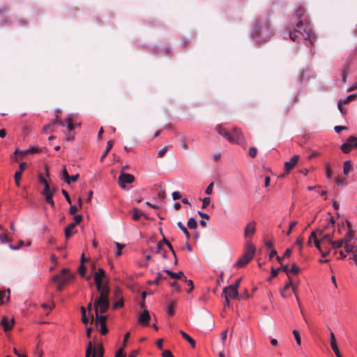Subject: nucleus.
<instances>
[{
    "label": "nucleus",
    "mask_w": 357,
    "mask_h": 357,
    "mask_svg": "<svg viewBox=\"0 0 357 357\" xmlns=\"http://www.w3.org/2000/svg\"><path fill=\"white\" fill-rule=\"evenodd\" d=\"M113 144H114V141L109 140L107 142L106 149L100 158L101 161H102L104 160V158L107 155L108 153L112 149Z\"/></svg>",
    "instance_id": "26"
},
{
    "label": "nucleus",
    "mask_w": 357,
    "mask_h": 357,
    "mask_svg": "<svg viewBox=\"0 0 357 357\" xmlns=\"http://www.w3.org/2000/svg\"><path fill=\"white\" fill-rule=\"evenodd\" d=\"M167 279L166 277H164L160 273H157V277L155 278V280L153 282H149V284H156V285H158L160 284V281L161 280H165Z\"/></svg>",
    "instance_id": "32"
},
{
    "label": "nucleus",
    "mask_w": 357,
    "mask_h": 357,
    "mask_svg": "<svg viewBox=\"0 0 357 357\" xmlns=\"http://www.w3.org/2000/svg\"><path fill=\"white\" fill-rule=\"evenodd\" d=\"M167 149V146H165L162 149H160L158 153V158H162L166 154Z\"/></svg>",
    "instance_id": "51"
},
{
    "label": "nucleus",
    "mask_w": 357,
    "mask_h": 357,
    "mask_svg": "<svg viewBox=\"0 0 357 357\" xmlns=\"http://www.w3.org/2000/svg\"><path fill=\"white\" fill-rule=\"evenodd\" d=\"M312 30L310 26H305L302 21L296 23V27L293 31H289V38L293 41H298L301 38L305 40H311Z\"/></svg>",
    "instance_id": "3"
},
{
    "label": "nucleus",
    "mask_w": 357,
    "mask_h": 357,
    "mask_svg": "<svg viewBox=\"0 0 357 357\" xmlns=\"http://www.w3.org/2000/svg\"><path fill=\"white\" fill-rule=\"evenodd\" d=\"M333 236V233L332 234H325L323 236V237L321 238V241H328L329 244H331V241H332V238Z\"/></svg>",
    "instance_id": "46"
},
{
    "label": "nucleus",
    "mask_w": 357,
    "mask_h": 357,
    "mask_svg": "<svg viewBox=\"0 0 357 357\" xmlns=\"http://www.w3.org/2000/svg\"><path fill=\"white\" fill-rule=\"evenodd\" d=\"M354 237V234H353V231H349L344 238L343 239L344 240V243H350V241H351V239L353 238Z\"/></svg>",
    "instance_id": "42"
},
{
    "label": "nucleus",
    "mask_w": 357,
    "mask_h": 357,
    "mask_svg": "<svg viewBox=\"0 0 357 357\" xmlns=\"http://www.w3.org/2000/svg\"><path fill=\"white\" fill-rule=\"evenodd\" d=\"M164 271L173 279H180L183 280L185 278L184 273L182 271H179L178 273H174L167 269L165 270Z\"/></svg>",
    "instance_id": "18"
},
{
    "label": "nucleus",
    "mask_w": 357,
    "mask_h": 357,
    "mask_svg": "<svg viewBox=\"0 0 357 357\" xmlns=\"http://www.w3.org/2000/svg\"><path fill=\"white\" fill-rule=\"evenodd\" d=\"M73 278V275L69 269L63 268L58 275H54L52 278V282L56 285L59 290H61L63 287Z\"/></svg>",
    "instance_id": "4"
},
{
    "label": "nucleus",
    "mask_w": 357,
    "mask_h": 357,
    "mask_svg": "<svg viewBox=\"0 0 357 357\" xmlns=\"http://www.w3.org/2000/svg\"><path fill=\"white\" fill-rule=\"evenodd\" d=\"M65 121L67 123V130L72 132L75 128V125L70 119H66Z\"/></svg>",
    "instance_id": "43"
},
{
    "label": "nucleus",
    "mask_w": 357,
    "mask_h": 357,
    "mask_svg": "<svg viewBox=\"0 0 357 357\" xmlns=\"http://www.w3.org/2000/svg\"><path fill=\"white\" fill-rule=\"evenodd\" d=\"M257 149L255 147H250L249 149V155L254 158L256 157L257 155Z\"/></svg>",
    "instance_id": "49"
},
{
    "label": "nucleus",
    "mask_w": 357,
    "mask_h": 357,
    "mask_svg": "<svg viewBox=\"0 0 357 357\" xmlns=\"http://www.w3.org/2000/svg\"><path fill=\"white\" fill-rule=\"evenodd\" d=\"M106 277L105 271L103 268H99L94 274V280L96 284L97 290L100 293V296L96 299V304H103L102 312L105 310L107 305V296H109V289L107 284H102V280Z\"/></svg>",
    "instance_id": "2"
},
{
    "label": "nucleus",
    "mask_w": 357,
    "mask_h": 357,
    "mask_svg": "<svg viewBox=\"0 0 357 357\" xmlns=\"http://www.w3.org/2000/svg\"><path fill=\"white\" fill-rule=\"evenodd\" d=\"M291 287V282L289 281L288 283H287L284 287V289L281 291V295L282 297L285 298L286 296L284 294V291L289 289Z\"/></svg>",
    "instance_id": "58"
},
{
    "label": "nucleus",
    "mask_w": 357,
    "mask_h": 357,
    "mask_svg": "<svg viewBox=\"0 0 357 357\" xmlns=\"http://www.w3.org/2000/svg\"><path fill=\"white\" fill-rule=\"evenodd\" d=\"M213 185H214V183L213 182H211L208 185V187L206 188V190H205V192L206 194L210 195L212 194L213 192Z\"/></svg>",
    "instance_id": "52"
},
{
    "label": "nucleus",
    "mask_w": 357,
    "mask_h": 357,
    "mask_svg": "<svg viewBox=\"0 0 357 357\" xmlns=\"http://www.w3.org/2000/svg\"><path fill=\"white\" fill-rule=\"evenodd\" d=\"M177 226L184 233L187 239L189 240L190 238V234L188 231L187 228L181 222H177Z\"/></svg>",
    "instance_id": "30"
},
{
    "label": "nucleus",
    "mask_w": 357,
    "mask_h": 357,
    "mask_svg": "<svg viewBox=\"0 0 357 357\" xmlns=\"http://www.w3.org/2000/svg\"><path fill=\"white\" fill-rule=\"evenodd\" d=\"M116 245L117 248V251L116 252V256L119 257L121 255V250L124 248V245H122L119 243H116Z\"/></svg>",
    "instance_id": "48"
},
{
    "label": "nucleus",
    "mask_w": 357,
    "mask_h": 357,
    "mask_svg": "<svg viewBox=\"0 0 357 357\" xmlns=\"http://www.w3.org/2000/svg\"><path fill=\"white\" fill-rule=\"evenodd\" d=\"M255 253V247L251 243H246L245 252L243 256L235 264L238 268L246 266L254 257Z\"/></svg>",
    "instance_id": "5"
},
{
    "label": "nucleus",
    "mask_w": 357,
    "mask_h": 357,
    "mask_svg": "<svg viewBox=\"0 0 357 357\" xmlns=\"http://www.w3.org/2000/svg\"><path fill=\"white\" fill-rule=\"evenodd\" d=\"M216 131L218 132V134L222 137H225V135L227 133V130L221 125H218L215 128Z\"/></svg>",
    "instance_id": "36"
},
{
    "label": "nucleus",
    "mask_w": 357,
    "mask_h": 357,
    "mask_svg": "<svg viewBox=\"0 0 357 357\" xmlns=\"http://www.w3.org/2000/svg\"><path fill=\"white\" fill-rule=\"evenodd\" d=\"M357 148V137L351 136L347 141L341 146V150L344 153H349L352 149Z\"/></svg>",
    "instance_id": "8"
},
{
    "label": "nucleus",
    "mask_w": 357,
    "mask_h": 357,
    "mask_svg": "<svg viewBox=\"0 0 357 357\" xmlns=\"http://www.w3.org/2000/svg\"><path fill=\"white\" fill-rule=\"evenodd\" d=\"M135 181V176L132 174L121 172L118 178L119 185L122 188H126V183H132Z\"/></svg>",
    "instance_id": "9"
},
{
    "label": "nucleus",
    "mask_w": 357,
    "mask_h": 357,
    "mask_svg": "<svg viewBox=\"0 0 357 357\" xmlns=\"http://www.w3.org/2000/svg\"><path fill=\"white\" fill-rule=\"evenodd\" d=\"M179 333L182 335V337L190 343L192 348H195L196 342L190 335H188L186 333H185L183 331H180Z\"/></svg>",
    "instance_id": "21"
},
{
    "label": "nucleus",
    "mask_w": 357,
    "mask_h": 357,
    "mask_svg": "<svg viewBox=\"0 0 357 357\" xmlns=\"http://www.w3.org/2000/svg\"><path fill=\"white\" fill-rule=\"evenodd\" d=\"M280 271V268H278L277 269L272 268L271 269V275L269 280H271L273 278H275L278 275V272Z\"/></svg>",
    "instance_id": "61"
},
{
    "label": "nucleus",
    "mask_w": 357,
    "mask_h": 357,
    "mask_svg": "<svg viewBox=\"0 0 357 357\" xmlns=\"http://www.w3.org/2000/svg\"><path fill=\"white\" fill-rule=\"evenodd\" d=\"M82 215H75V217H74V220H75V222H73V224H75V226H76L77 225H78V224H79V223H80V222L82 221Z\"/></svg>",
    "instance_id": "62"
},
{
    "label": "nucleus",
    "mask_w": 357,
    "mask_h": 357,
    "mask_svg": "<svg viewBox=\"0 0 357 357\" xmlns=\"http://www.w3.org/2000/svg\"><path fill=\"white\" fill-rule=\"evenodd\" d=\"M344 243V240L340 239L335 241H331V245L333 248H339L342 246V245Z\"/></svg>",
    "instance_id": "39"
},
{
    "label": "nucleus",
    "mask_w": 357,
    "mask_h": 357,
    "mask_svg": "<svg viewBox=\"0 0 357 357\" xmlns=\"http://www.w3.org/2000/svg\"><path fill=\"white\" fill-rule=\"evenodd\" d=\"M26 166V162L20 163V167H19V170L15 173L14 178H15V183L17 186H20V181L22 178V172L24 171Z\"/></svg>",
    "instance_id": "15"
},
{
    "label": "nucleus",
    "mask_w": 357,
    "mask_h": 357,
    "mask_svg": "<svg viewBox=\"0 0 357 357\" xmlns=\"http://www.w3.org/2000/svg\"><path fill=\"white\" fill-rule=\"evenodd\" d=\"M336 185H342V186L346 185H347V180H346V178H343V177H341V176H338L336 178Z\"/></svg>",
    "instance_id": "40"
},
{
    "label": "nucleus",
    "mask_w": 357,
    "mask_h": 357,
    "mask_svg": "<svg viewBox=\"0 0 357 357\" xmlns=\"http://www.w3.org/2000/svg\"><path fill=\"white\" fill-rule=\"evenodd\" d=\"M154 253L160 254L164 259L167 257V251L164 250V243L162 241L158 242Z\"/></svg>",
    "instance_id": "17"
},
{
    "label": "nucleus",
    "mask_w": 357,
    "mask_h": 357,
    "mask_svg": "<svg viewBox=\"0 0 357 357\" xmlns=\"http://www.w3.org/2000/svg\"><path fill=\"white\" fill-rule=\"evenodd\" d=\"M303 242H304V239L302 237H298L296 241V245L299 246L300 250H302Z\"/></svg>",
    "instance_id": "59"
},
{
    "label": "nucleus",
    "mask_w": 357,
    "mask_h": 357,
    "mask_svg": "<svg viewBox=\"0 0 357 357\" xmlns=\"http://www.w3.org/2000/svg\"><path fill=\"white\" fill-rule=\"evenodd\" d=\"M347 129H348V128L347 126H337L334 128V130L337 133H340L342 130H345Z\"/></svg>",
    "instance_id": "57"
},
{
    "label": "nucleus",
    "mask_w": 357,
    "mask_h": 357,
    "mask_svg": "<svg viewBox=\"0 0 357 357\" xmlns=\"http://www.w3.org/2000/svg\"><path fill=\"white\" fill-rule=\"evenodd\" d=\"M256 231V222L252 221L249 222L245 227L244 236L245 238L248 236H252Z\"/></svg>",
    "instance_id": "13"
},
{
    "label": "nucleus",
    "mask_w": 357,
    "mask_h": 357,
    "mask_svg": "<svg viewBox=\"0 0 357 357\" xmlns=\"http://www.w3.org/2000/svg\"><path fill=\"white\" fill-rule=\"evenodd\" d=\"M344 249L347 253H354L357 252V245H354L350 243H344Z\"/></svg>",
    "instance_id": "25"
},
{
    "label": "nucleus",
    "mask_w": 357,
    "mask_h": 357,
    "mask_svg": "<svg viewBox=\"0 0 357 357\" xmlns=\"http://www.w3.org/2000/svg\"><path fill=\"white\" fill-rule=\"evenodd\" d=\"M6 293H8L7 301H9L10 293V289H8L7 290L0 291V305L4 304L3 298L6 296Z\"/></svg>",
    "instance_id": "29"
},
{
    "label": "nucleus",
    "mask_w": 357,
    "mask_h": 357,
    "mask_svg": "<svg viewBox=\"0 0 357 357\" xmlns=\"http://www.w3.org/2000/svg\"><path fill=\"white\" fill-rule=\"evenodd\" d=\"M179 142L181 143V148L184 151H188L189 149L187 137L185 135H181L179 136Z\"/></svg>",
    "instance_id": "23"
},
{
    "label": "nucleus",
    "mask_w": 357,
    "mask_h": 357,
    "mask_svg": "<svg viewBox=\"0 0 357 357\" xmlns=\"http://www.w3.org/2000/svg\"><path fill=\"white\" fill-rule=\"evenodd\" d=\"M0 238L2 243L10 242L11 241L10 238L6 234H0Z\"/></svg>",
    "instance_id": "56"
},
{
    "label": "nucleus",
    "mask_w": 357,
    "mask_h": 357,
    "mask_svg": "<svg viewBox=\"0 0 357 357\" xmlns=\"http://www.w3.org/2000/svg\"><path fill=\"white\" fill-rule=\"evenodd\" d=\"M162 357H174L172 353L169 350H165L162 354Z\"/></svg>",
    "instance_id": "64"
},
{
    "label": "nucleus",
    "mask_w": 357,
    "mask_h": 357,
    "mask_svg": "<svg viewBox=\"0 0 357 357\" xmlns=\"http://www.w3.org/2000/svg\"><path fill=\"white\" fill-rule=\"evenodd\" d=\"M224 137L231 143L241 144L243 142V134L236 128H234L232 132L228 131Z\"/></svg>",
    "instance_id": "7"
},
{
    "label": "nucleus",
    "mask_w": 357,
    "mask_h": 357,
    "mask_svg": "<svg viewBox=\"0 0 357 357\" xmlns=\"http://www.w3.org/2000/svg\"><path fill=\"white\" fill-rule=\"evenodd\" d=\"M100 333L102 335H105L107 333V328L106 326V324H103L100 325Z\"/></svg>",
    "instance_id": "63"
},
{
    "label": "nucleus",
    "mask_w": 357,
    "mask_h": 357,
    "mask_svg": "<svg viewBox=\"0 0 357 357\" xmlns=\"http://www.w3.org/2000/svg\"><path fill=\"white\" fill-rule=\"evenodd\" d=\"M202 202H203L202 208H206L210 204L211 198L210 197H204L202 199Z\"/></svg>",
    "instance_id": "50"
},
{
    "label": "nucleus",
    "mask_w": 357,
    "mask_h": 357,
    "mask_svg": "<svg viewBox=\"0 0 357 357\" xmlns=\"http://www.w3.org/2000/svg\"><path fill=\"white\" fill-rule=\"evenodd\" d=\"M293 334L294 335V337H295L297 344L301 345V339L299 332L297 330H294Z\"/></svg>",
    "instance_id": "44"
},
{
    "label": "nucleus",
    "mask_w": 357,
    "mask_h": 357,
    "mask_svg": "<svg viewBox=\"0 0 357 357\" xmlns=\"http://www.w3.org/2000/svg\"><path fill=\"white\" fill-rule=\"evenodd\" d=\"M334 225H335V220L333 217H331L330 218L327 219L326 224L324 227V229H334Z\"/></svg>",
    "instance_id": "35"
},
{
    "label": "nucleus",
    "mask_w": 357,
    "mask_h": 357,
    "mask_svg": "<svg viewBox=\"0 0 357 357\" xmlns=\"http://www.w3.org/2000/svg\"><path fill=\"white\" fill-rule=\"evenodd\" d=\"M349 67L344 66L342 71V81L343 83L347 82V78L349 75Z\"/></svg>",
    "instance_id": "33"
},
{
    "label": "nucleus",
    "mask_w": 357,
    "mask_h": 357,
    "mask_svg": "<svg viewBox=\"0 0 357 357\" xmlns=\"http://www.w3.org/2000/svg\"><path fill=\"white\" fill-rule=\"evenodd\" d=\"M330 337H331V340H330L331 346V348H332L333 351H334L335 356L337 357H342V355H341V354L339 351V349L337 347V345L335 335L333 332L331 333Z\"/></svg>",
    "instance_id": "16"
},
{
    "label": "nucleus",
    "mask_w": 357,
    "mask_h": 357,
    "mask_svg": "<svg viewBox=\"0 0 357 357\" xmlns=\"http://www.w3.org/2000/svg\"><path fill=\"white\" fill-rule=\"evenodd\" d=\"M75 227V224L70 223L67 227L65 229V236L66 238H69L73 233V229Z\"/></svg>",
    "instance_id": "27"
},
{
    "label": "nucleus",
    "mask_w": 357,
    "mask_h": 357,
    "mask_svg": "<svg viewBox=\"0 0 357 357\" xmlns=\"http://www.w3.org/2000/svg\"><path fill=\"white\" fill-rule=\"evenodd\" d=\"M305 8L302 6H300L296 12V15L298 17V18H301L303 17L304 14H305Z\"/></svg>",
    "instance_id": "45"
},
{
    "label": "nucleus",
    "mask_w": 357,
    "mask_h": 357,
    "mask_svg": "<svg viewBox=\"0 0 357 357\" xmlns=\"http://www.w3.org/2000/svg\"><path fill=\"white\" fill-rule=\"evenodd\" d=\"M151 319L149 312L147 310H144L142 313L140 314L138 318V323L142 326H147Z\"/></svg>",
    "instance_id": "14"
},
{
    "label": "nucleus",
    "mask_w": 357,
    "mask_h": 357,
    "mask_svg": "<svg viewBox=\"0 0 357 357\" xmlns=\"http://www.w3.org/2000/svg\"><path fill=\"white\" fill-rule=\"evenodd\" d=\"M174 307H175V303L173 301H171L167 305V312L168 314L169 315H174Z\"/></svg>",
    "instance_id": "37"
},
{
    "label": "nucleus",
    "mask_w": 357,
    "mask_h": 357,
    "mask_svg": "<svg viewBox=\"0 0 357 357\" xmlns=\"http://www.w3.org/2000/svg\"><path fill=\"white\" fill-rule=\"evenodd\" d=\"M298 160L299 155H295L289 160V161H287L284 162V169L287 173H289L291 169L294 168Z\"/></svg>",
    "instance_id": "12"
},
{
    "label": "nucleus",
    "mask_w": 357,
    "mask_h": 357,
    "mask_svg": "<svg viewBox=\"0 0 357 357\" xmlns=\"http://www.w3.org/2000/svg\"><path fill=\"white\" fill-rule=\"evenodd\" d=\"M14 324V320L8 321L6 317H3L1 320V324L3 326L4 331L6 332L11 330Z\"/></svg>",
    "instance_id": "19"
},
{
    "label": "nucleus",
    "mask_w": 357,
    "mask_h": 357,
    "mask_svg": "<svg viewBox=\"0 0 357 357\" xmlns=\"http://www.w3.org/2000/svg\"><path fill=\"white\" fill-rule=\"evenodd\" d=\"M132 212V219L135 221H137L142 215H144V213L140 212L136 207L133 208Z\"/></svg>",
    "instance_id": "31"
},
{
    "label": "nucleus",
    "mask_w": 357,
    "mask_h": 357,
    "mask_svg": "<svg viewBox=\"0 0 357 357\" xmlns=\"http://www.w3.org/2000/svg\"><path fill=\"white\" fill-rule=\"evenodd\" d=\"M357 97V95L356 94H351L349 96H348L345 99H341L338 101L337 102V107H338V109L340 110V112L343 114L344 115L347 112L346 109H344L343 108V107L342 106V104H347L353 100H354Z\"/></svg>",
    "instance_id": "10"
},
{
    "label": "nucleus",
    "mask_w": 357,
    "mask_h": 357,
    "mask_svg": "<svg viewBox=\"0 0 357 357\" xmlns=\"http://www.w3.org/2000/svg\"><path fill=\"white\" fill-rule=\"evenodd\" d=\"M297 225V222L296 221H294V222H291L290 224H289V230L287 231V235H290V234L291 233L292 231V229L293 228Z\"/></svg>",
    "instance_id": "60"
},
{
    "label": "nucleus",
    "mask_w": 357,
    "mask_h": 357,
    "mask_svg": "<svg viewBox=\"0 0 357 357\" xmlns=\"http://www.w3.org/2000/svg\"><path fill=\"white\" fill-rule=\"evenodd\" d=\"M188 227L191 229H195L197 227V222L194 218H190L188 221Z\"/></svg>",
    "instance_id": "34"
},
{
    "label": "nucleus",
    "mask_w": 357,
    "mask_h": 357,
    "mask_svg": "<svg viewBox=\"0 0 357 357\" xmlns=\"http://www.w3.org/2000/svg\"><path fill=\"white\" fill-rule=\"evenodd\" d=\"M325 169H326V176L328 178H331L332 177V175H333V172H332V169H331V165H330L329 162H326L325 164Z\"/></svg>",
    "instance_id": "38"
},
{
    "label": "nucleus",
    "mask_w": 357,
    "mask_h": 357,
    "mask_svg": "<svg viewBox=\"0 0 357 357\" xmlns=\"http://www.w3.org/2000/svg\"><path fill=\"white\" fill-rule=\"evenodd\" d=\"M103 354L104 349L101 345H99L97 348H94L91 357H103Z\"/></svg>",
    "instance_id": "24"
},
{
    "label": "nucleus",
    "mask_w": 357,
    "mask_h": 357,
    "mask_svg": "<svg viewBox=\"0 0 357 357\" xmlns=\"http://www.w3.org/2000/svg\"><path fill=\"white\" fill-rule=\"evenodd\" d=\"M311 237H313V240L314 242V245L316 248L319 250V252H322V247L321 245V243H324V241L321 240H319L317 236L316 231H314L311 233Z\"/></svg>",
    "instance_id": "20"
},
{
    "label": "nucleus",
    "mask_w": 357,
    "mask_h": 357,
    "mask_svg": "<svg viewBox=\"0 0 357 357\" xmlns=\"http://www.w3.org/2000/svg\"><path fill=\"white\" fill-rule=\"evenodd\" d=\"M352 169V165L350 160H347L344 162L343 165V172L345 175H347L348 173Z\"/></svg>",
    "instance_id": "28"
},
{
    "label": "nucleus",
    "mask_w": 357,
    "mask_h": 357,
    "mask_svg": "<svg viewBox=\"0 0 357 357\" xmlns=\"http://www.w3.org/2000/svg\"><path fill=\"white\" fill-rule=\"evenodd\" d=\"M20 153V150L16 149L14 152L13 156L11 157V159L15 162H18L20 159L19 158L18 153Z\"/></svg>",
    "instance_id": "54"
},
{
    "label": "nucleus",
    "mask_w": 357,
    "mask_h": 357,
    "mask_svg": "<svg viewBox=\"0 0 357 357\" xmlns=\"http://www.w3.org/2000/svg\"><path fill=\"white\" fill-rule=\"evenodd\" d=\"M299 271H300L299 267L296 264H293L292 266L290 269V272L294 274H297L299 272Z\"/></svg>",
    "instance_id": "53"
},
{
    "label": "nucleus",
    "mask_w": 357,
    "mask_h": 357,
    "mask_svg": "<svg viewBox=\"0 0 357 357\" xmlns=\"http://www.w3.org/2000/svg\"><path fill=\"white\" fill-rule=\"evenodd\" d=\"M50 262H52V264H54V265L50 266L49 268H50V270H53V269H54V268H55V265L56 264V256H54V255H52V256L50 257Z\"/></svg>",
    "instance_id": "55"
},
{
    "label": "nucleus",
    "mask_w": 357,
    "mask_h": 357,
    "mask_svg": "<svg viewBox=\"0 0 357 357\" xmlns=\"http://www.w3.org/2000/svg\"><path fill=\"white\" fill-rule=\"evenodd\" d=\"M61 176L63 179L69 184V174L67 170L64 168L62 171Z\"/></svg>",
    "instance_id": "47"
},
{
    "label": "nucleus",
    "mask_w": 357,
    "mask_h": 357,
    "mask_svg": "<svg viewBox=\"0 0 357 357\" xmlns=\"http://www.w3.org/2000/svg\"><path fill=\"white\" fill-rule=\"evenodd\" d=\"M274 35L269 15L259 17L255 23L252 36L259 43L267 42Z\"/></svg>",
    "instance_id": "1"
},
{
    "label": "nucleus",
    "mask_w": 357,
    "mask_h": 357,
    "mask_svg": "<svg viewBox=\"0 0 357 357\" xmlns=\"http://www.w3.org/2000/svg\"><path fill=\"white\" fill-rule=\"evenodd\" d=\"M81 310H82V321L84 324H87L89 323V319L86 316V309L84 307H82Z\"/></svg>",
    "instance_id": "41"
},
{
    "label": "nucleus",
    "mask_w": 357,
    "mask_h": 357,
    "mask_svg": "<svg viewBox=\"0 0 357 357\" xmlns=\"http://www.w3.org/2000/svg\"><path fill=\"white\" fill-rule=\"evenodd\" d=\"M222 294L225 296V298H236L238 297V289L230 285L224 288Z\"/></svg>",
    "instance_id": "11"
},
{
    "label": "nucleus",
    "mask_w": 357,
    "mask_h": 357,
    "mask_svg": "<svg viewBox=\"0 0 357 357\" xmlns=\"http://www.w3.org/2000/svg\"><path fill=\"white\" fill-rule=\"evenodd\" d=\"M102 305L103 304L97 305L96 300L94 301V309H95V314H96V324H98V323H100V325L105 324V321L107 320V317L102 316V315L100 316L98 314V312H100L101 314H104L108 310L109 306V296H107V305L105 307L104 312L101 311L102 309V306H103Z\"/></svg>",
    "instance_id": "6"
},
{
    "label": "nucleus",
    "mask_w": 357,
    "mask_h": 357,
    "mask_svg": "<svg viewBox=\"0 0 357 357\" xmlns=\"http://www.w3.org/2000/svg\"><path fill=\"white\" fill-rule=\"evenodd\" d=\"M46 204H50L54 205V202L52 200V195L50 192V188L46 180Z\"/></svg>",
    "instance_id": "22"
}]
</instances>
